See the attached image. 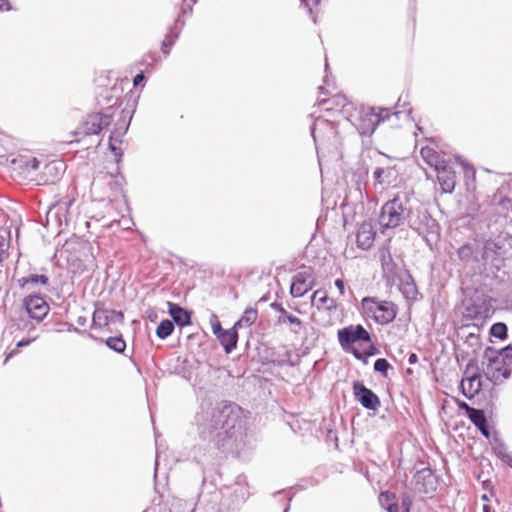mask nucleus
I'll list each match as a JSON object with an SVG mask.
<instances>
[{
  "mask_svg": "<svg viewBox=\"0 0 512 512\" xmlns=\"http://www.w3.org/2000/svg\"><path fill=\"white\" fill-rule=\"evenodd\" d=\"M195 425L199 437L218 448L237 441L243 434L240 408L231 403L221 402L215 406L202 407L195 416Z\"/></svg>",
  "mask_w": 512,
  "mask_h": 512,
  "instance_id": "f257e3e1",
  "label": "nucleus"
},
{
  "mask_svg": "<svg viewBox=\"0 0 512 512\" xmlns=\"http://www.w3.org/2000/svg\"><path fill=\"white\" fill-rule=\"evenodd\" d=\"M410 196L405 193H398L394 198L387 201L381 208L379 224L383 229H393L405 221L408 222L411 212Z\"/></svg>",
  "mask_w": 512,
  "mask_h": 512,
  "instance_id": "f03ea898",
  "label": "nucleus"
},
{
  "mask_svg": "<svg viewBox=\"0 0 512 512\" xmlns=\"http://www.w3.org/2000/svg\"><path fill=\"white\" fill-rule=\"evenodd\" d=\"M340 347L346 353H351L356 359L367 363L369 353L361 352L357 346L372 342L370 333L360 324L348 325L337 332Z\"/></svg>",
  "mask_w": 512,
  "mask_h": 512,
  "instance_id": "7ed1b4c3",
  "label": "nucleus"
},
{
  "mask_svg": "<svg viewBox=\"0 0 512 512\" xmlns=\"http://www.w3.org/2000/svg\"><path fill=\"white\" fill-rule=\"evenodd\" d=\"M390 116L387 108L361 107L350 114L347 120L357 129L360 135H371L380 122L385 121Z\"/></svg>",
  "mask_w": 512,
  "mask_h": 512,
  "instance_id": "20e7f679",
  "label": "nucleus"
},
{
  "mask_svg": "<svg viewBox=\"0 0 512 512\" xmlns=\"http://www.w3.org/2000/svg\"><path fill=\"white\" fill-rule=\"evenodd\" d=\"M482 370L486 379L493 385L504 383L511 376V367L504 362L503 357L493 347H487L484 351Z\"/></svg>",
  "mask_w": 512,
  "mask_h": 512,
  "instance_id": "39448f33",
  "label": "nucleus"
},
{
  "mask_svg": "<svg viewBox=\"0 0 512 512\" xmlns=\"http://www.w3.org/2000/svg\"><path fill=\"white\" fill-rule=\"evenodd\" d=\"M408 225L411 229L421 235L429 246H431L433 242L437 241L439 236V225L426 209H414L412 206L408 218Z\"/></svg>",
  "mask_w": 512,
  "mask_h": 512,
  "instance_id": "423d86ee",
  "label": "nucleus"
},
{
  "mask_svg": "<svg viewBox=\"0 0 512 512\" xmlns=\"http://www.w3.org/2000/svg\"><path fill=\"white\" fill-rule=\"evenodd\" d=\"M362 308L367 317L381 325L392 322L397 315V308L392 302L380 301L372 297L362 300Z\"/></svg>",
  "mask_w": 512,
  "mask_h": 512,
  "instance_id": "0eeeda50",
  "label": "nucleus"
},
{
  "mask_svg": "<svg viewBox=\"0 0 512 512\" xmlns=\"http://www.w3.org/2000/svg\"><path fill=\"white\" fill-rule=\"evenodd\" d=\"M112 116L110 114L93 113L89 114L82 124L75 131V135H95L110 125Z\"/></svg>",
  "mask_w": 512,
  "mask_h": 512,
  "instance_id": "6e6552de",
  "label": "nucleus"
},
{
  "mask_svg": "<svg viewBox=\"0 0 512 512\" xmlns=\"http://www.w3.org/2000/svg\"><path fill=\"white\" fill-rule=\"evenodd\" d=\"M311 134L316 148L318 149L320 143L334 139L337 135V131L333 122L318 117L311 127Z\"/></svg>",
  "mask_w": 512,
  "mask_h": 512,
  "instance_id": "1a4fd4ad",
  "label": "nucleus"
},
{
  "mask_svg": "<svg viewBox=\"0 0 512 512\" xmlns=\"http://www.w3.org/2000/svg\"><path fill=\"white\" fill-rule=\"evenodd\" d=\"M395 278L396 279H392L388 283L392 286L395 285L406 300H416L418 296V290L409 271L401 270L400 273H398V276Z\"/></svg>",
  "mask_w": 512,
  "mask_h": 512,
  "instance_id": "9d476101",
  "label": "nucleus"
},
{
  "mask_svg": "<svg viewBox=\"0 0 512 512\" xmlns=\"http://www.w3.org/2000/svg\"><path fill=\"white\" fill-rule=\"evenodd\" d=\"M315 285V277L311 269L298 272L293 277L290 293L294 298L304 296Z\"/></svg>",
  "mask_w": 512,
  "mask_h": 512,
  "instance_id": "9b49d317",
  "label": "nucleus"
},
{
  "mask_svg": "<svg viewBox=\"0 0 512 512\" xmlns=\"http://www.w3.org/2000/svg\"><path fill=\"white\" fill-rule=\"evenodd\" d=\"M353 392L356 400L359 401L364 408L375 411L380 406L379 397L362 382H354Z\"/></svg>",
  "mask_w": 512,
  "mask_h": 512,
  "instance_id": "f8f14e48",
  "label": "nucleus"
},
{
  "mask_svg": "<svg viewBox=\"0 0 512 512\" xmlns=\"http://www.w3.org/2000/svg\"><path fill=\"white\" fill-rule=\"evenodd\" d=\"M24 306L28 315L37 321L43 320L49 311L48 304L40 296L26 297L24 299Z\"/></svg>",
  "mask_w": 512,
  "mask_h": 512,
  "instance_id": "ddd939ff",
  "label": "nucleus"
},
{
  "mask_svg": "<svg viewBox=\"0 0 512 512\" xmlns=\"http://www.w3.org/2000/svg\"><path fill=\"white\" fill-rule=\"evenodd\" d=\"M441 190L444 193H452L456 185V173L452 166L446 161L435 169Z\"/></svg>",
  "mask_w": 512,
  "mask_h": 512,
  "instance_id": "4468645a",
  "label": "nucleus"
},
{
  "mask_svg": "<svg viewBox=\"0 0 512 512\" xmlns=\"http://www.w3.org/2000/svg\"><path fill=\"white\" fill-rule=\"evenodd\" d=\"M122 121L117 123V127L112 131L109 140V147L115 156H121V149L117 146V143H121V138L128 130L131 116L128 112L122 111Z\"/></svg>",
  "mask_w": 512,
  "mask_h": 512,
  "instance_id": "2eb2a0df",
  "label": "nucleus"
},
{
  "mask_svg": "<svg viewBox=\"0 0 512 512\" xmlns=\"http://www.w3.org/2000/svg\"><path fill=\"white\" fill-rule=\"evenodd\" d=\"M271 308L279 313L277 318L278 324H288L289 329L293 334H299L303 327V323L300 318L290 314L281 304L277 302L272 303Z\"/></svg>",
  "mask_w": 512,
  "mask_h": 512,
  "instance_id": "dca6fc26",
  "label": "nucleus"
},
{
  "mask_svg": "<svg viewBox=\"0 0 512 512\" xmlns=\"http://www.w3.org/2000/svg\"><path fill=\"white\" fill-rule=\"evenodd\" d=\"M325 111H337L346 119L350 115L352 104L348 102L344 95H335L332 98L321 100L319 103Z\"/></svg>",
  "mask_w": 512,
  "mask_h": 512,
  "instance_id": "f3484780",
  "label": "nucleus"
},
{
  "mask_svg": "<svg viewBox=\"0 0 512 512\" xmlns=\"http://www.w3.org/2000/svg\"><path fill=\"white\" fill-rule=\"evenodd\" d=\"M381 266L383 269L384 277L386 278L387 282L391 281L392 279H396L395 277L398 276V273H400L402 268H398L397 264L394 262L392 255L388 248L383 247L379 251Z\"/></svg>",
  "mask_w": 512,
  "mask_h": 512,
  "instance_id": "a211bd4d",
  "label": "nucleus"
},
{
  "mask_svg": "<svg viewBox=\"0 0 512 512\" xmlns=\"http://www.w3.org/2000/svg\"><path fill=\"white\" fill-rule=\"evenodd\" d=\"M414 478L419 492L429 494L435 491L436 478L429 468L417 471Z\"/></svg>",
  "mask_w": 512,
  "mask_h": 512,
  "instance_id": "6ab92c4d",
  "label": "nucleus"
},
{
  "mask_svg": "<svg viewBox=\"0 0 512 512\" xmlns=\"http://www.w3.org/2000/svg\"><path fill=\"white\" fill-rule=\"evenodd\" d=\"M123 318V313L120 311L96 308L93 313L92 322L94 326L104 327L111 321H122Z\"/></svg>",
  "mask_w": 512,
  "mask_h": 512,
  "instance_id": "aec40b11",
  "label": "nucleus"
},
{
  "mask_svg": "<svg viewBox=\"0 0 512 512\" xmlns=\"http://www.w3.org/2000/svg\"><path fill=\"white\" fill-rule=\"evenodd\" d=\"M376 236V231L371 222H363L357 231L356 242L357 246L363 250L369 249Z\"/></svg>",
  "mask_w": 512,
  "mask_h": 512,
  "instance_id": "412c9836",
  "label": "nucleus"
},
{
  "mask_svg": "<svg viewBox=\"0 0 512 512\" xmlns=\"http://www.w3.org/2000/svg\"><path fill=\"white\" fill-rule=\"evenodd\" d=\"M311 304L318 312L327 311L333 312L337 309V303L333 298L327 296V293L322 290H316L311 297Z\"/></svg>",
  "mask_w": 512,
  "mask_h": 512,
  "instance_id": "4be33fe9",
  "label": "nucleus"
},
{
  "mask_svg": "<svg viewBox=\"0 0 512 512\" xmlns=\"http://www.w3.org/2000/svg\"><path fill=\"white\" fill-rule=\"evenodd\" d=\"M482 388L481 376L479 374L472 375L461 381V389L467 398L474 397Z\"/></svg>",
  "mask_w": 512,
  "mask_h": 512,
  "instance_id": "5701e85b",
  "label": "nucleus"
},
{
  "mask_svg": "<svg viewBox=\"0 0 512 512\" xmlns=\"http://www.w3.org/2000/svg\"><path fill=\"white\" fill-rule=\"evenodd\" d=\"M236 329L234 327L228 330L224 329L216 336L226 353H231L236 348L238 340Z\"/></svg>",
  "mask_w": 512,
  "mask_h": 512,
  "instance_id": "b1692460",
  "label": "nucleus"
},
{
  "mask_svg": "<svg viewBox=\"0 0 512 512\" xmlns=\"http://www.w3.org/2000/svg\"><path fill=\"white\" fill-rule=\"evenodd\" d=\"M168 306H169L168 312L173 319L172 322H175L176 324H178L180 326H186V325L190 324L191 318H190V314L187 310H185L184 308L180 307L179 305L171 303V302H168Z\"/></svg>",
  "mask_w": 512,
  "mask_h": 512,
  "instance_id": "393cba45",
  "label": "nucleus"
},
{
  "mask_svg": "<svg viewBox=\"0 0 512 512\" xmlns=\"http://www.w3.org/2000/svg\"><path fill=\"white\" fill-rule=\"evenodd\" d=\"M490 315V308L485 301L472 303L466 307V316L475 320H483Z\"/></svg>",
  "mask_w": 512,
  "mask_h": 512,
  "instance_id": "a878e982",
  "label": "nucleus"
},
{
  "mask_svg": "<svg viewBox=\"0 0 512 512\" xmlns=\"http://www.w3.org/2000/svg\"><path fill=\"white\" fill-rule=\"evenodd\" d=\"M421 157L423 160L434 169L443 165L446 162L440 155L433 149L428 146L422 147L420 151Z\"/></svg>",
  "mask_w": 512,
  "mask_h": 512,
  "instance_id": "bb28decb",
  "label": "nucleus"
},
{
  "mask_svg": "<svg viewBox=\"0 0 512 512\" xmlns=\"http://www.w3.org/2000/svg\"><path fill=\"white\" fill-rule=\"evenodd\" d=\"M379 503L381 507L388 512H398V504L394 493L389 491L381 492L379 495Z\"/></svg>",
  "mask_w": 512,
  "mask_h": 512,
  "instance_id": "cd10ccee",
  "label": "nucleus"
},
{
  "mask_svg": "<svg viewBox=\"0 0 512 512\" xmlns=\"http://www.w3.org/2000/svg\"><path fill=\"white\" fill-rule=\"evenodd\" d=\"M10 241V231L7 229H0V268L2 267V262L8 257Z\"/></svg>",
  "mask_w": 512,
  "mask_h": 512,
  "instance_id": "c85d7f7f",
  "label": "nucleus"
},
{
  "mask_svg": "<svg viewBox=\"0 0 512 512\" xmlns=\"http://www.w3.org/2000/svg\"><path fill=\"white\" fill-rule=\"evenodd\" d=\"M257 310L247 308L241 318L235 323L234 328L249 327L257 320Z\"/></svg>",
  "mask_w": 512,
  "mask_h": 512,
  "instance_id": "c756f323",
  "label": "nucleus"
},
{
  "mask_svg": "<svg viewBox=\"0 0 512 512\" xmlns=\"http://www.w3.org/2000/svg\"><path fill=\"white\" fill-rule=\"evenodd\" d=\"M467 416L477 429L483 428L484 424L487 423L485 413L481 409L467 407Z\"/></svg>",
  "mask_w": 512,
  "mask_h": 512,
  "instance_id": "7c9ffc66",
  "label": "nucleus"
},
{
  "mask_svg": "<svg viewBox=\"0 0 512 512\" xmlns=\"http://www.w3.org/2000/svg\"><path fill=\"white\" fill-rule=\"evenodd\" d=\"M20 167L26 174V177L32 178L33 174L39 169L40 162L36 158H26L19 160Z\"/></svg>",
  "mask_w": 512,
  "mask_h": 512,
  "instance_id": "2f4dec72",
  "label": "nucleus"
},
{
  "mask_svg": "<svg viewBox=\"0 0 512 512\" xmlns=\"http://www.w3.org/2000/svg\"><path fill=\"white\" fill-rule=\"evenodd\" d=\"M49 282V279L45 275H38V274H31L27 277H22L19 279V285L21 287L26 286L27 284H42L47 285Z\"/></svg>",
  "mask_w": 512,
  "mask_h": 512,
  "instance_id": "473e14b6",
  "label": "nucleus"
},
{
  "mask_svg": "<svg viewBox=\"0 0 512 512\" xmlns=\"http://www.w3.org/2000/svg\"><path fill=\"white\" fill-rule=\"evenodd\" d=\"M173 330H174L173 322L168 319H165V320L161 321L160 324L158 325V327L156 329V335L160 339H166L168 336H170L172 334Z\"/></svg>",
  "mask_w": 512,
  "mask_h": 512,
  "instance_id": "72a5a7b5",
  "label": "nucleus"
},
{
  "mask_svg": "<svg viewBox=\"0 0 512 512\" xmlns=\"http://www.w3.org/2000/svg\"><path fill=\"white\" fill-rule=\"evenodd\" d=\"M106 345L115 352L122 353L126 348V343L122 336L109 337L105 341Z\"/></svg>",
  "mask_w": 512,
  "mask_h": 512,
  "instance_id": "f704fd0d",
  "label": "nucleus"
},
{
  "mask_svg": "<svg viewBox=\"0 0 512 512\" xmlns=\"http://www.w3.org/2000/svg\"><path fill=\"white\" fill-rule=\"evenodd\" d=\"M179 36V31L170 30V32L165 36L161 50L164 54H169L171 47L174 45L175 41Z\"/></svg>",
  "mask_w": 512,
  "mask_h": 512,
  "instance_id": "c9c22d12",
  "label": "nucleus"
},
{
  "mask_svg": "<svg viewBox=\"0 0 512 512\" xmlns=\"http://www.w3.org/2000/svg\"><path fill=\"white\" fill-rule=\"evenodd\" d=\"M490 334L503 340L507 337V326L502 322L495 323L490 329Z\"/></svg>",
  "mask_w": 512,
  "mask_h": 512,
  "instance_id": "e433bc0d",
  "label": "nucleus"
},
{
  "mask_svg": "<svg viewBox=\"0 0 512 512\" xmlns=\"http://www.w3.org/2000/svg\"><path fill=\"white\" fill-rule=\"evenodd\" d=\"M389 369H392V367L385 358H379L374 362V370L381 373L385 377L387 376Z\"/></svg>",
  "mask_w": 512,
  "mask_h": 512,
  "instance_id": "4c0bfd02",
  "label": "nucleus"
},
{
  "mask_svg": "<svg viewBox=\"0 0 512 512\" xmlns=\"http://www.w3.org/2000/svg\"><path fill=\"white\" fill-rule=\"evenodd\" d=\"M497 245L493 241H486L483 248L482 257L485 261L493 258V254L496 253L495 249Z\"/></svg>",
  "mask_w": 512,
  "mask_h": 512,
  "instance_id": "58836bf2",
  "label": "nucleus"
},
{
  "mask_svg": "<svg viewBox=\"0 0 512 512\" xmlns=\"http://www.w3.org/2000/svg\"><path fill=\"white\" fill-rule=\"evenodd\" d=\"M497 352L501 355V357H503L504 362H508L509 367L512 368V346L508 345L497 350Z\"/></svg>",
  "mask_w": 512,
  "mask_h": 512,
  "instance_id": "ea45409f",
  "label": "nucleus"
},
{
  "mask_svg": "<svg viewBox=\"0 0 512 512\" xmlns=\"http://www.w3.org/2000/svg\"><path fill=\"white\" fill-rule=\"evenodd\" d=\"M457 254L462 261H468L472 256V247L463 245L458 249Z\"/></svg>",
  "mask_w": 512,
  "mask_h": 512,
  "instance_id": "a19ab883",
  "label": "nucleus"
},
{
  "mask_svg": "<svg viewBox=\"0 0 512 512\" xmlns=\"http://www.w3.org/2000/svg\"><path fill=\"white\" fill-rule=\"evenodd\" d=\"M210 324L213 330V333L217 336L220 332H222L224 329L221 327L220 321L218 317L215 314H212L210 316Z\"/></svg>",
  "mask_w": 512,
  "mask_h": 512,
  "instance_id": "79ce46f5",
  "label": "nucleus"
},
{
  "mask_svg": "<svg viewBox=\"0 0 512 512\" xmlns=\"http://www.w3.org/2000/svg\"><path fill=\"white\" fill-rule=\"evenodd\" d=\"M64 164L61 162H52L45 166V170L47 173H53V172H61L64 171Z\"/></svg>",
  "mask_w": 512,
  "mask_h": 512,
  "instance_id": "37998d69",
  "label": "nucleus"
},
{
  "mask_svg": "<svg viewBox=\"0 0 512 512\" xmlns=\"http://www.w3.org/2000/svg\"><path fill=\"white\" fill-rule=\"evenodd\" d=\"M30 340H25V339H22L20 340L17 344H16V348H14L13 350H11L7 356H6V359H5V362L8 361V359H10L11 357H13L14 355H16L18 353V349L21 348V347H25V346H28L30 344Z\"/></svg>",
  "mask_w": 512,
  "mask_h": 512,
  "instance_id": "c03bdc74",
  "label": "nucleus"
},
{
  "mask_svg": "<svg viewBox=\"0 0 512 512\" xmlns=\"http://www.w3.org/2000/svg\"><path fill=\"white\" fill-rule=\"evenodd\" d=\"M388 171L384 168H376L374 173H373V177H374V180H375V183L377 184H382L384 182V178H383V175L385 173H387Z\"/></svg>",
  "mask_w": 512,
  "mask_h": 512,
  "instance_id": "a18cd8bd",
  "label": "nucleus"
},
{
  "mask_svg": "<svg viewBox=\"0 0 512 512\" xmlns=\"http://www.w3.org/2000/svg\"><path fill=\"white\" fill-rule=\"evenodd\" d=\"M496 451L498 453V455H500L502 458H510V456L507 454V448L504 444L500 443L497 448H496Z\"/></svg>",
  "mask_w": 512,
  "mask_h": 512,
  "instance_id": "49530a36",
  "label": "nucleus"
},
{
  "mask_svg": "<svg viewBox=\"0 0 512 512\" xmlns=\"http://www.w3.org/2000/svg\"><path fill=\"white\" fill-rule=\"evenodd\" d=\"M335 286L339 290V293L341 295H344V293H345L344 281L342 279H336L335 280Z\"/></svg>",
  "mask_w": 512,
  "mask_h": 512,
  "instance_id": "de8ad7c7",
  "label": "nucleus"
},
{
  "mask_svg": "<svg viewBox=\"0 0 512 512\" xmlns=\"http://www.w3.org/2000/svg\"><path fill=\"white\" fill-rule=\"evenodd\" d=\"M144 79H145V76L142 72L137 74L133 79L134 86H138L142 81H144Z\"/></svg>",
  "mask_w": 512,
  "mask_h": 512,
  "instance_id": "09e8293b",
  "label": "nucleus"
},
{
  "mask_svg": "<svg viewBox=\"0 0 512 512\" xmlns=\"http://www.w3.org/2000/svg\"><path fill=\"white\" fill-rule=\"evenodd\" d=\"M478 430L481 432V434L483 436H485L486 438H489L490 431H489V428H488V423H485L484 427L483 428H478Z\"/></svg>",
  "mask_w": 512,
  "mask_h": 512,
  "instance_id": "8fccbe9b",
  "label": "nucleus"
},
{
  "mask_svg": "<svg viewBox=\"0 0 512 512\" xmlns=\"http://www.w3.org/2000/svg\"><path fill=\"white\" fill-rule=\"evenodd\" d=\"M478 430L481 432V434L483 436H485L486 438H489L490 431H489V428H488V423H485L484 427L483 428H478Z\"/></svg>",
  "mask_w": 512,
  "mask_h": 512,
  "instance_id": "3c124183",
  "label": "nucleus"
},
{
  "mask_svg": "<svg viewBox=\"0 0 512 512\" xmlns=\"http://www.w3.org/2000/svg\"><path fill=\"white\" fill-rule=\"evenodd\" d=\"M76 323L79 326H85L86 323H87V318L85 316H78L77 319H76Z\"/></svg>",
  "mask_w": 512,
  "mask_h": 512,
  "instance_id": "603ef678",
  "label": "nucleus"
},
{
  "mask_svg": "<svg viewBox=\"0 0 512 512\" xmlns=\"http://www.w3.org/2000/svg\"><path fill=\"white\" fill-rule=\"evenodd\" d=\"M418 361V357L416 354L412 353L409 355L408 362L409 364H415Z\"/></svg>",
  "mask_w": 512,
  "mask_h": 512,
  "instance_id": "864d4df0",
  "label": "nucleus"
},
{
  "mask_svg": "<svg viewBox=\"0 0 512 512\" xmlns=\"http://www.w3.org/2000/svg\"><path fill=\"white\" fill-rule=\"evenodd\" d=\"M8 2L7 0H0V11L8 10Z\"/></svg>",
  "mask_w": 512,
  "mask_h": 512,
  "instance_id": "5fc2aeb1",
  "label": "nucleus"
},
{
  "mask_svg": "<svg viewBox=\"0 0 512 512\" xmlns=\"http://www.w3.org/2000/svg\"><path fill=\"white\" fill-rule=\"evenodd\" d=\"M467 407H470V406H469L467 403H465V402H462V403L460 404V408H461V409H463V410H465L466 412H467Z\"/></svg>",
  "mask_w": 512,
  "mask_h": 512,
  "instance_id": "6e6d98bb",
  "label": "nucleus"
},
{
  "mask_svg": "<svg viewBox=\"0 0 512 512\" xmlns=\"http://www.w3.org/2000/svg\"><path fill=\"white\" fill-rule=\"evenodd\" d=\"M483 512H491L490 507L488 505H484Z\"/></svg>",
  "mask_w": 512,
  "mask_h": 512,
  "instance_id": "4d7b16f0",
  "label": "nucleus"
},
{
  "mask_svg": "<svg viewBox=\"0 0 512 512\" xmlns=\"http://www.w3.org/2000/svg\"><path fill=\"white\" fill-rule=\"evenodd\" d=\"M323 326H330L331 325V322L330 321H327V322H323L322 323Z\"/></svg>",
  "mask_w": 512,
  "mask_h": 512,
  "instance_id": "13d9d810",
  "label": "nucleus"
},
{
  "mask_svg": "<svg viewBox=\"0 0 512 512\" xmlns=\"http://www.w3.org/2000/svg\"><path fill=\"white\" fill-rule=\"evenodd\" d=\"M92 186L93 187H97L98 186V181L97 180H94L93 183H92Z\"/></svg>",
  "mask_w": 512,
  "mask_h": 512,
  "instance_id": "bf43d9fd",
  "label": "nucleus"
},
{
  "mask_svg": "<svg viewBox=\"0 0 512 512\" xmlns=\"http://www.w3.org/2000/svg\"><path fill=\"white\" fill-rule=\"evenodd\" d=\"M482 499H483L484 501H487V500H488L487 495H483V496H482Z\"/></svg>",
  "mask_w": 512,
  "mask_h": 512,
  "instance_id": "052dcab7",
  "label": "nucleus"
},
{
  "mask_svg": "<svg viewBox=\"0 0 512 512\" xmlns=\"http://www.w3.org/2000/svg\"><path fill=\"white\" fill-rule=\"evenodd\" d=\"M107 178H108V180H109V181H108V183H109V184H112V182H113L112 178H111V177H107Z\"/></svg>",
  "mask_w": 512,
  "mask_h": 512,
  "instance_id": "680f3d73",
  "label": "nucleus"
},
{
  "mask_svg": "<svg viewBox=\"0 0 512 512\" xmlns=\"http://www.w3.org/2000/svg\"><path fill=\"white\" fill-rule=\"evenodd\" d=\"M320 93H324V87H319Z\"/></svg>",
  "mask_w": 512,
  "mask_h": 512,
  "instance_id": "e2e57ef3",
  "label": "nucleus"
},
{
  "mask_svg": "<svg viewBox=\"0 0 512 512\" xmlns=\"http://www.w3.org/2000/svg\"><path fill=\"white\" fill-rule=\"evenodd\" d=\"M509 465L512 467V458H509Z\"/></svg>",
  "mask_w": 512,
  "mask_h": 512,
  "instance_id": "0e129e2a",
  "label": "nucleus"
},
{
  "mask_svg": "<svg viewBox=\"0 0 512 512\" xmlns=\"http://www.w3.org/2000/svg\"><path fill=\"white\" fill-rule=\"evenodd\" d=\"M314 4H318L320 0H312Z\"/></svg>",
  "mask_w": 512,
  "mask_h": 512,
  "instance_id": "69168bd1",
  "label": "nucleus"
},
{
  "mask_svg": "<svg viewBox=\"0 0 512 512\" xmlns=\"http://www.w3.org/2000/svg\"><path fill=\"white\" fill-rule=\"evenodd\" d=\"M327 70H328V63L326 62V64H325V71L327 72Z\"/></svg>",
  "mask_w": 512,
  "mask_h": 512,
  "instance_id": "338daca9",
  "label": "nucleus"
},
{
  "mask_svg": "<svg viewBox=\"0 0 512 512\" xmlns=\"http://www.w3.org/2000/svg\"><path fill=\"white\" fill-rule=\"evenodd\" d=\"M399 113H400L399 111H396V112L394 113V115H395L396 117H398Z\"/></svg>",
  "mask_w": 512,
  "mask_h": 512,
  "instance_id": "774afa93",
  "label": "nucleus"
}]
</instances>
